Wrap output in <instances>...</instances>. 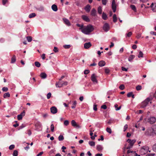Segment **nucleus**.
<instances>
[{
	"label": "nucleus",
	"mask_w": 156,
	"mask_h": 156,
	"mask_svg": "<svg viewBox=\"0 0 156 156\" xmlns=\"http://www.w3.org/2000/svg\"><path fill=\"white\" fill-rule=\"evenodd\" d=\"M122 69L123 71L126 72L128 70V68H126L124 67H122Z\"/></svg>",
	"instance_id": "obj_63"
},
{
	"label": "nucleus",
	"mask_w": 156,
	"mask_h": 156,
	"mask_svg": "<svg viewBox=\"0 0 156 156\" xmlns=\"http://www.w3.org/2000/svg\"><path fill=\"white\" fill-rule=\"evenodd\" d=\"M90 9L91 8L90 5H87L85 7L84 9L87 12H90Z\"/></svg>",
	"instance_id": "obj_21"
},
{
	"label": "nucleus",
	"mask_w": 156,
	"mask_h": 156,
	"mask_svg": "<svg viewBox=\"0 0 156 156\" xmlns=\"http://www.w3.org/2000/svg\"><path fill=\"white\" fill-rule=\"evenodd\" d=\"M40 76L42 79H45L47 77V75L46 73H41L40 74Z\"/></svg>",
	"instance_id": "obj_23"
},
{
	"label": "nucleus",
	"mask_w": 156,
	"mask_h": 156,
	"mask_svg": "<svg viewBox=\"0 0 156 156\" xmlns=\"http://www.w3.org/2000/svg\"><path fill=\"white\" fill-rule=\"evenodd\" d=\"M91 80L94 83H98V81L96 78V76L95 74L94 73L92 74L91 76Z\"/></svg>",
	"instance_id": "obj_12"
},
{
	"label": "nucleus",
	"mask_w": 156,
	"mask_h": 156,
	"mask_svg": "<svg viewBox=\"0 0 156 156\" xmlns=\"http://www.w3.org/2000/svg\"><path fill=\"white\" fill-rule=\"evenodd\" d=\"M34 63L35 66L37 67H39L41 66L40 63L38 62H35Z\"/></svg>",
	"instance_id": "obj_40"
},
{
	"label": "nucleus",
	"mask_w": 156,
	"mask_h": 156,
	"mask_svg": "<svg viewBox=\"0 0 156 156\" xmlns=\"http://www.w3.org/2000/svg\"><path fill=\"white\" fill-rule=\"evenodd\" d=\"M94 27L93 25L89 24L86 26H84L83 28H80L79 29L84 34L88 35L94 30Z\"/></svg>",
	"instance_id": "obj_1"
},
{
	"label": "nucleus",
	"mask_w": 156,
	"mask_h": 156,
	"mask_svg": "<svg viewBox=\"0 0 156 156\" xmlns=\"http://www.w3.org/2000/svg\"><path fill=\"white\" fill-rule=\"evenodd\" d=\"M72 126L76 128L79 129L81 128V126L78 125L74 120H72L71 122Z\"/></svg>",
	"instance_id": "obj_9"
},
{
	"label": "nucleus",
	"mask_w": 156,
	"mask_h": 156,
	"mask_svg": "<svg viewBox=\"0 0 156 156\" xmlns=\"http://www.w3.org/2000/svg\"><path fill=\"white\" fill-rule=\"evenodd\" d=\"M51 93L50 92L48 93L47 95V99H49L51 97Z\"/></svg>",
	"instance_id": "obj_53"
},
{
	"label": "nucleus",
	"mask_w": 156,
	"mask_h": 156,
	"mask_svg": "<svg viewBox=\"0 0 156 156\" xmlns=\"http://www.w3.org/2000/svg\"><path fill=\"white\" fill-rule=\"evenodd\" d=\"M136 141V140L135 139L133 140H131L130 139H128L127 140V142L129 143V145L127 147H125V148L127 149H129L131 148H132L133 144Z\"/></svg>",
	"instance_id": "obj_4"
},
{
	"label": "nucleus",
	"mask_w": 156,
	"mask_h": 156,
	"mask_svg": "<svg viewBox=\"0 0 156 156\" xmlns=\"http://www.w3.org/2000/svg\"><path fill=\"white\" fill-rule=\"evenodd\" d=\"M112 7L113 10V12H115L116 10V5L115 0H112Z\"/></svg>",
	"instance_id": "obj_10"
},
{
	"label": "nucleus",
	"mask_w": 156,
	"mask_h": 156,
	"mask_svg": "<svg viewBox=\"0 0 156 156\" xmlns=\"http://www.w3.org/2000/svg\"><path fill=\"white\" fill-rule=\"evenodd\" d=\"M97 105L96 104H94L93 106V109L94 111L97 110Z\"/></svg>",
	"instance_id": "obj_61"
},
{
	"label": "nucleus",
	"mask_w": 156,
	"mask_h": 156,
	"mask_svg": "<svg viewBox=\"0 0 156 156\" xmlns=\"http://www.w3.org/2000/svg\"><path fill=\"white\" fill-rule=\"evenodd\" d=\"M51 9L55 12H56L58 10L57 6L55 4H53L51 6Z\"/></svg>",
	"instance_id": "obj_20"
},
{
	"label": "nucleus",
	"mask_w": 156,
	"mask_h": 156,
	"mask_svg": "<svg viewBox=\"0 0 156 156\" xmlns=\"http://www.w3.org/2000/svg\"><path fill=\"white\" fill-rule=\"evenodd\" d=\"M107 2V0H102V4L104 5H105L106 4Z\"/></svg>",
	"instance_id": "obj_56"
},
{
	"label": "nucleus",
	"mask_w": 156,
	"mask_h": 156,
	"mask_svg": "<svg viewBox=\"0 0 156 156\" xmlns=\"http://www.w3.org/2000/svg\"><path fill=\"white\" fill-rule=\"evenodd\" d=\"M91 46V44L90 42L86 43L84 44V47L86 49H88Z\"/></svg>",
	"instance_id": "obj_15"
},
{
	"label": "nucleus",
	"mask_w": 156,
	"mask_h": 156,
	"mask_svg": "<svg viewBox=\"0 0 156 156\" xmlns=\"http://www.w3.org/2000/svg\"><path fill=\"white\" fill-rule=\"evenodd\" d=\"M128 128V125L127 124H126L124 127V131H125Z\"/></svg>",
	"instance_id": "obj_60"
},
{
	"label": "nucleus",
	"mask_w": 156,
	"mask_h": 156,
	"mask_svg": "<svg viewBox=\"0 0 156 156\" xmlns=\"http://www.w3.org/2000/svg\"><path fill=\"white\" fill-rule=\"evenodd\" d=\"M27 39L28 42H30L32 40V37L30 36L27 37Z\"/></svg>",
	"instance_id": "obj_39"
},
{
	"label": "nucleus",
	"mask_w": 156,
	"mask_h": 156,
	"mask_svg": "<svg viewBox=\"0 0 156 156\" xmlns=\"http://www.w3.org/2000/svg\"><path fill=\"white\" fill-rule=\"evenodd\" d=\"M143 55L144 54L143 53V52L141 51H140L139 52V54L138 55V57L139 58H140L141 57L142 58L143 57Z\"/></svg>",
	"instance_id": "obj_32"
},
{
	"label": "nucleus",
	"mask_w": 156,
	"mask_h": 156,
	"mask_svg": "<svg viewBox=\"0 0 156 156\" xmlns=\"http://www.w3.org/2000/svg\"><path fill=\"white\" fill-rule=\"evenodd\" d=\"M50 110L51 113L53 114L56 113L57 112V109L54 106L51 107Z\"/></svg>",
	"instance_id": "obj_13"
},
{
	"label": "nucleus",
	"mask_w": 156,
	"mask_h": 156,
	"mask_svg": "<svg viewBox=\"0 0 156 156\" xmlns=\"http://www.w3.org/2000/svg\"><path fill=\"white\" fill-rule=\"evenodd\" d=\"M106 131L107 132L111 134L112 133V131L111 129L110 128L107 127L106 128Z\"/></svg>",
	"instance_id": "obj_44"
},
{
	"label": "nucleus",
	"mask_w": 156,
	"mask_h": 156,
	"mask_svg": "<svg viewBox=\"0 0 156 156\" xmlns=\"http://www.w3.org/2000/svg\"><path fill=\"white\" fill-rule=\"evenodd\" d=\"M2 90L3 91L6 92L8 90V89L7 87H4L2 88Z\"/></svg>",
	"instance_id": "obj_49"
},
{
	"label": "nucleus",
	"mask_w": 156,
	"mask_h": 156,
	"mask_svg": "<svg viewBox=\"0 0 156 156\" xmlns=\"http://www.w3.org/2000/svg\"><path fill=\"white\" fill-rule=\"evenodd\" d=\"M156 121V118L154 116H152L147 119V122L151 124L154 123Z\"/></svg>",
	"instance_id": "obj_8"
},
{
	"label": "nucleus",
	"mask_w": 156,
	"mask_h": 156,
	"mask_svg": "<svg viewBox=\"0 0 156 156\" xmlns=\"http://www.w3.org/2000/svg\"><path fill=\"white\" fill-rule=\"evenodd\" d=\"M150 101V99L147 98L144 101L142 102L140 104L141 108H144L146 107Z\"/></svg>",
	"instance_id": "obj_6"
},
{
	"label": "nucleus",
	"mask_w": 156,
	"mask_h": 156,
	"mask_svg": "<svg viewBox=\"0 0 156 156\" xmlns=\"http://www.w3.org/2000/svg\"><path fill=\"white\" fill-rule=\"evenodd\" d=\"M101 108L104 109H106L107 108V106L106 105H103L101 106Z\"/></svg>",
	"instance_id": "obj_62"
},
{
	"label": "nucleus",
	"mask_w": 156,
	"mask_h": 156,
	"mask_svg": "<svg viewBox=\"0 0 156 156\" xmlns=\"http://www.w3.org/2000/svg\"><path fill=\"white\" fill-rule=\"evenodd\" d=\"M103 30L105 32H107L110 29V27L109 24L108 23H105L103 27Z\"/></svg>",
	"instance_id": "obj_11"
},
{
	"label": "nucleus",
	"mask_w": 156,
	"mask_h": 156,
	"mask_svg": "<svg viewBox=\"0 0 156 156\" xmlns=\"http://www.w3.org/2000/svg\"><path fill=\"white\" fill-rule=\"evenodd\" d=\"M119 89L121 90H123L125 88V86L124 85L121 84L119 87Z\"/></svg>",
	"instance_id": "obj_52"
},
{
	"label": "nucleus",
	"mask_w": 156,
	"mask_h": 156,
	"mask_svg": "<svg viewBox=\"0 0 156 156\" xmlns=\"http://www.w3.org/2000/svg\"><path fill=\"white\" fill-rule=\"evenodd\" d=\"M133 94V92H129L127 94V96L128 97H129V98L130 97H131V96H132Z\"/></svg>",
	"instance_id": "obj_50"
},
{
	"label": "nucleus",
	"mask_w": 156,
	"mask_h": 156,
	"mask_svg": "<svg viewBox=\"0 0 156 156\" xmlns=\"http://www.w3.org/2000/svg\"><path fill=\"white\" fill-rule=\"evenodd\" d=\"M113 20L114 22L115 23L117 22V18L116 14H114L113 15Z\"/></svg>",
	"instance_id": "obj_29"
},
{
	"label": "nucleus",
	"mask_w": 156,
	"mask_h": 156,
	"mask_svg": "<svg viewBox=\"0 0 156 156\" xmlns=\"http://www.w3.org/2000/svg\"><path fill=\"white\" fill-rule=\"evenodd\" d=\"M15 147V145L13 144L10 145L9 147V149L10 150L13 149Z\"/></svg>",
	"instance_id": "obj_46"
},
{
	"label": "nucleus",
	"mask_w": 156,
	"mask_h": 156,
	"mask_svg": "<svg viewBox=\"0 0 156 156\" xmlns=\"http://www.w3.org/2000/svg\"><path fill=\"white\" fill-rule=\"evenodd\" d=\"M23 117L21 115H17L18 119L19 120H20L22 119Z\"/></svg>",
	"instance_id": "obj_54"
},
{
	"label": "nucleus",
	"mask_w": 156,
	"mask_h": 156,
	"mask_svg": "<svg viewBox=\"0 0 156 156\" xmlns=\"http://www.w3.org/2000/svg\"><path fill=\"white\" fill-rule=\"evenodd\" d=\"M110 70L108 68H106L105 69V72L106 73L108 74Z\"/></svg>",
	"instance_id": "obj_55"
},
{
	"label": "nucleus",
	"mask_w": 156,
	"mask_h": 156,
	"mask_svg": "<svg viewBox=\"0 0 156 156\" xmlns=\"http://www.w3.org/2000/svg\"><path fill=\"white\" fill-rule=\"evenodd\" d=\"M90 72V71L89 70L86 69L84 71V73L85 74H87Z\"/></svg>",
	"instance_id": "obj_58"
},
{
	"label": "nucleus",
	"mask_w": 156,
	"mask_h": 156,
	"mask_svg": "<svg viewBox=\"0 0 156 156\" xmlns=\"http://www.w3.org/2000/svg\"><path fill=\"white\" fill-rule=\"evenodd\" d=\"M127 154L128 156H140V155H138L136 153L135 151L129 149L127 151Z\"/></svg>",
	"instance_id": "obj_7"
},
{
	"label": "nucleus",
	"mask_w": 156,
	"mask_h": 156,
	"mask_svg": "<svg viewBox=\"0 0 156 156\" xmlns=\"http://www.w3.org/2000/svg\"><path fill=\"white\" fill-rule=\"evenodd\" d=\"M105 62L103 60L101 61L98 63V65L101 67L104 66L105 65Z\"/></svg>",
	"instance_id": "obj_17"
},
{
	"label": "nucleus",
	"mask_w": 156,
	"mask_h": 156,
	"mask_svg": "<svg viewBox=\"0 0 156 156\" xmlns=\"http://www.w3.org/2000/svg\"><path fill=\"white\" fill-rule=\"evenodd\" d=\"M73 102V103L72 105V106L71 107V108H72L74 109V108H75L76 107V105L77 104V102H76V101H74Z\"/></svg>",
	"instance_id": "obj_31"
},
{
	"label": "nucleus",
	"mask_w": 156,
	"mask_h": 156,
	"mask_svg": "<svg viewBox=\"0 0 156 156\" xmlns=\"http://www.w3.org/2000/svg\"><path fill=\"white\" fill-rule=\"evenodd\" d=\"M135 56L133 55H131L128 58V61L129 62H132L133 59L134 58Z\"/></svg>",
	"instance_id": "obj_22"
},
{
	"label": "nucleus",
	"mask_w": 156,
	"mask_h": 156,
	"mask_svg": "<svg viewBox=\"0 0 156 156\" xmlns=\"http://www.w3.org/2000/svg\"><path fill=\"white\" fill-rule=\"evenodd\" d=\"M118 105L117 104H115V110L116 111H118V110H119L121 108V106H120L119 107H118Z\"/></svg>",
	"instance_id": "obj_38"
},
{
	"label": "nucleus",
	"mask_w": 156,
	"mask_h": 156,
	"mask_svg": "<svg viewBox=\"0 0 156 156\" xmlns=\"http://www.w3.org/2000/svg\"><path fill=\"white\" fill-rule=\"evenodd\" d=\"M152 149L154 151L156 152V143L153 145L152 147Z\"/></svg>",
	"instance_id": "obj_51"
},
{
	"label": "nucleus",
	"mask_w": 156,
	"mask_h": 156,
	"mask_svg": "<svg viewBox=\"0 0 156 156\" xmlns=\"http://www.w3.org/2000/svg\"><path fill=\"white\" fill-rule=\"evenodd\" d=\"M142 89V86L141 85H138L136 87V89L137 90H140Z\"/></svg>",
	"instance_id": "obj_43"
},
{
	"label": "nucleus",
	"mask_w": 156,
	"mask_h": 156,
	"mask_svg": "<svg viewBox=\"0 0 156 156\" xmlns=\"http://www.w3.org/2000/svg\"><path fill=\"white\" fill-rule=\"evenodd\" d=\"M69 123V121L68 120H65L64 122V124L65 126H68Z\"/></svg>",
	"instance_id": "obj_48"
},
{
	"label": "nucleus",
	"mask_w": 156,
	"mask_h": 156,
	"mask_svg": "<svg viewBox=\"0 0 156 156\" xmlns=\"http://www.w3.org/2000/svg\"><path fill=\"white\" fill-rule=\"evenodd\" d=\"M98 13L101 14L102 13V8L101 6H99L98 8Z\"/></svg>",
	"instance_id": "obj_24"
},
{
	"label": "nucleus",
	"mask_w": 156,
	"mask_h": 156,
	"mask_svg": "<svg viewBox=\"0 0 156 156\" xmlns=\"http://www.w3.org/2000/svg\"><path fill=\"white\" fill-rule=\"evenodd\" d=\"M102 18L103 19L105 20L107 19V15L104 12H103L102 13Z\"/></svg>",
	"instance_id": "obj_26"
},
{
	"label": "nucleus",
	"mask_w": 156,
	"mask_h": 156,
	"mask_svg": "<svg viewBox=\"0 0 156 156\" xmlns=\"http://www.w3.org/2000/svg\"><path fill=\"white\" fill-rule=\"evenodd\" d=\"M8 2V0H2V4L5 5L6 3Z\"/></svg>",
	"instance_id": "obj_64"
},
{
	"label": "nucleus",
	"mask_w": 156,
	"mask_h": 156,
	"mask_svg": "<svg viewBox=\"0 0 156 156\" xmlns=\"http://www.w3.org/2000/svg\"><path fill=\"white\" fill-rule=\"evenodd\" d=\"M54 126L53 124H51V130L52 132L54 131Z\"/></svg>",
	"instance_id": "obj_47"
},
{
	"label": "nucleus",
	"mask_w": 156,
	"mask_h": 156,
	"mask_svg": "<svg viewBox=\"0 0 156 156\" xmlns=\"http://www.w3.org/2000/svg\"><path fill=\"white\" fill-rule=\"evenodd\" d=\"M44 9V7L42 6H41L37 8V10L40 11H43Z\"/></svg>",
	"instance_id": "obj_30"
},
{
	"label": "nucleus",
	"mask_w": 156,
	"mask_h": 156,
	"mask_svg": "<svg viewBox=\"0 0 156 156\" xmlns=\"http://www.w3.org/2000/svg\"><path fill=\"white\" fill-rule=\"evenodd\" d=\"M151 128L156 135V125H153Z\"/></svg>",
	"instance_id": "obj_33"
},
{
	"label": "nucleus",
	"mask_w": 156,
	"mask_h": 156,
	"mask_svg": "<svg viewBox=\"0 0 156 156\" xmlns=\"http://www.w3.org/2000/svg\"><path fill=\"white\" fill-rule=\"evenodd\" d=\"M132 33L131 32H129L128 33L126 34V37H129L132 35Z\"/></svg>",
	"instance_id": "obj_42"
},
{
	"label": "nucleus",
	"mask_w": 156,
	"mask_h": 156,
	"mask_svg": "<svg viewBox=\"0 0 156 156\" xmlns=\"http://www.w3.org/2000/svg\"><path fill=\"white\" fill-rule=\"evenodd\" d=\"M68 82L67 81L58 82L56 83V86L57 87H61L63 86L67 85Z\"/></svg>",
	"instance_id": "obj_5"
},
{
	"label": "nucleus",
	"mask_w": 156,
	"mask_h": 156,
	"mask_svg": "<svg viewBox=\"0 0 156 156\" xmlns=\"http://www.w3.org/2000/svg\"><path fill=\"white\" fill-rule=\"evenodd\" d=\"M82 17V18L83 19V20H85L86 22H89L90 21L89 18L87 16L85 15H83Z\"/></svg>",
	"instance_id": "obj_19"
},
{
	"label": "nucleus",
	"mask_w": 156,
	"mask_h": 156,
	"mask_svg": "<svg viewBox=\"0 0 156 156\" xmlns=\"http://www.w3.org/2000/svg\"><path fill=\"white\" fill-rule=\"evenodd\" d=\"M53 50L55 52H58V49L56 47H54V48Z\"/></svg>",
	"instance_id": "obj_59"
},
{
	"label": "nucleus",
	"mask_w": 156,
	"mask_h": 156,
	"mask_svg": "<svg viewBox=\"0 0 156 156\" xmlns=\"http://www.w3.org/2000/svg\"><path fill=\"white\" fill-rule=\"evenodd\" d=\"M149 149V147L147 146H145L142 147L140 151V154L141 155L145 154L148 152Z\"/></svg>",
	"instance_id": "obj_3"
},
{
	"label": "nucleus",
	"mask_w": 156,
	"mask_h": 156,
	"mask_svg": "<svg viewBox=\"0 0 156 156\" xmlns=\"http://www.w3.org/2000/svg\"><path fill=\"white\" fill-rule=\"evenodd\" d=\"M97 149L98 151H100L103 149L102 146L100 145H98L97 146Z\"/></svg>",
	"instance_id": "obj_25"
},
{
	"label": "nucleus",
	"mask_w": 156,
	"mask_h": 156,
	"mask_svg": "<svg viewBox=\"0 0 156 156\" xmlns=\"http://www.w3.org/2000/svg\"><path fill=\"white\" fill-rule=\"evenodd\" d=\"M63 47L65 49H68L71 47V45H65L63 46Z\"/></svg>",
	"instance_id": "obj_45"
},
{
	"label": "nucleus",
	"mask_w": 156,
	"mask_h": 156,
	"mask_svg": "<svg viewBox=\"0 0 156 156\" xmlns=\"http://www.w3.org/2000/svg\"><path fill=\"white\" fill-rule=\"evenodd\" d=\"M89 144L91 146H94L95 145V142L94 141H89Z\"/></svg>",
	"instance_id": "obj_35"
},
{
	"label": "nucleus",
	"mask_w": 156,
	"mask_h": 156,
	"mask_svg": "<svg viewBox=\"0 0 156 156\" xmlns=\"http://www.w3.org/2000/svg\"><path fill=\"white\" fill-rule=\"evenodd\" d=\"M12 155L13 156H17L18 151L16 150H14L13 151Z\"/></svg>",
	"instance_id": "obj_41"
},
{
	"label": "nucleus",
	"mask_w": 156,
	"mask_h": 156,
	"mask_svg": "<svg viewBox=\"0 0 156 156\" xmlns=\"http://www.w3.org/2000/svg\"><path fill=\"white\" fill-rule=\"evenodd\" d=\"M131 9L133 10L134 12L136 11V8L135 6L134 5H131L130 6Z\"/></svg>",
	"instance_id": "obj_36"
},
{
	"label": "nucleus",
	"mask_w": 156,
	"mask_h": 156,
	"mask_svg": "<svg viewBox=\"0 0 156 156\" xmlns=\"http://www.w3.org/2000/svg\"><path fill=\"white\" fill-rule=\"evenodd\" d=\"M16 60V57L15 55H13L12 58L11 63H14Z\"/></svg>",
	"instance_id": "obj_28"
},
{
	"label": "nucleus",
	"mask_w": 156,
	"mask_h": 156,
	"mask_svg": "<svg viewBox=\"0 0 156 156\" xmlns=\"http://www.w3.org/2000/svg\"><path fill=\"white\" fill-rule=\"evenodd\" d=\"M145 134L147 136H154L156 135L155 133L154 132L151 127L147 129L145 132Z\"/></svg>",
	"instance_id": "obj_2"
},
{
	"label": "nucleus",
	"mask_w": 156,
	"mask_h": 156,
	"mask_svg": "<svg viewBox=\"0 0 156 156\" xmlns=\"http://www.w3.org/2000/svg\"><path fill=\"white\" fill-rule=\"evenodd\" d=\"M151 7L153 11L154 12H156V3H152L151 5Z\"/></svg>",
	"instance_id": "obj_16"
},
{
	"label": "nucleus",
	"mask_w": 156,
	"mask_h": 156,
	"mask_svg": "<svg viewBox=\"0 0 156 156\" xmlns=\"http://www.w3.org/2000/svg\"><path fill=\"white\" fill-rule=\"evenodd\" d=\"M58 139L59 141H62L64 140V137L62 135H60L58 137Z\"/></svg>",
	"instance_id": "obj_37"
},
{
	"label": "nucleus",
	"mask_w": 156,
	"mask_h": 156,
	"mask_svg": "<svg viewBox=\"0 0 156 156\" xmlns=\"http://www.w3.org/2000/svg\"><path fill=\"white\" fill-rule=\"evenodd\" d=\"M36 16V14L34 13L30 14L29 16V17L30 18L34 17Z\"/></svg>",
	"instance_id": "obj_34"
},
{
	"label": "nucleus",
	"mask_w": 156,
	"mask_h": 156,
	"mask_svg": "<svg viewBox=\"0 0 156 156\" xmlns=\"http://www.w3.org/2000/svg\"><path fill=\"white\" fill-rule=\"evenodd\" d=\"M91 15L94 16H96V11L94 8H93L91 11Z\"/></svg>",
	"instance_id": "obj_18"
},
{
	"label": "nucleus",
	"mask_w": 156,
	"mask_h": 156,
	"mask_svg": "<svg viewBox=\"0 0 156 156\" xmlns=\"http://www.w3.org/2000/svg\"><path fill=\"white\" fill-rule=\"evenodd\" d=\"M76 25L77 27H80V28H83V27H84L83 24H82V25H80V24H76Z\"/></svg>",
	"instance_id": "obj_57"
},
{
	"label": "nucleus",
	"mask_w": 156,
	"mask_h": 156,
	"mask_svg": "<svg viewBox=\"0 0 156 156\" xmlns=\"http://www.w3.org/2000/svg\"><path fill=\"white\" fill-rule=\"evenodd\" d=\"M64 23L68 26L71 25V23L69 20L66 18H63V19Z\"/></svg>",
	"instance_id": "obj_14"
},
{
	"label": "nucleus",
	"mask_w": 156,
	"mask_h": 156,
	"mask_svg": "<svg viewBox=\"0 0 156 156\" xmlns=\"http://www.w3.org/2000/svg\"><path fill=\"white\" fill-rule=\"evenodd\" d=\"M10 96V94L9 92L5 93L3 95V97L4 98H6L7 97H9Z\"/></svg>",
	"instance_id": "obj_27"
}]
</instances>
